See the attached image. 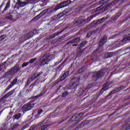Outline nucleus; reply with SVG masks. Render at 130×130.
Masks as SVG:
<instances>
[{"mask_svg": "<svg viewBox=\"0 0 130 130\" xmlns=\"http://www.w3.org/2000/svg\"><path fill=\"white\" fill-rule=\"evenodd\" d=\"M34 107V104L32 102L27 103L26 105L23 106V111H28L30 110L32 108Z\"/></svg>", "mask_w": 130, "mask_h": 130, "instance_id": "obj_1", "label": "nucleus"}, {"mask_svg": "<svg viewBox=\"0 0 130 130\" xmlns=\"http://www.w3.org/2000/svg\"><path fill=\"white\" fill-rule=\"evenodd\" d=\"M48 57H49V55L48 54H47L43 56L41 61V64L42 66L48 64V61H49Z\"/></svg>", "mask_w": 130, "mask_h": 130, "instance_id": "obj_2", "label": "nucleus"}, {"mask_svg": "<svg viewBox=\"0 0 130 130\" xmlns=\"http://www.w3.org/2000/svg\"><path fill=\"white\" fill-rule=\"evenodd\" d=\"M71 4V1L68 0L67 1H66L62 4H60L57 8V10H59V9H61L62 8H64L66 7H68L69 5Z\"/></svg>", "mask_w": 130, "mask_h": 130, "instance_id": "obj_3", "label": "nucleus"}, {"mask_svg": "<svg viewBox=\"0 0 130 130\" xmlns=\"http://www.w3.org/2000/svg\"><path fill=\"white\" fill-rule=\"evenodd\" d=\"M17 81L18 80H17V79H15L14 80H13L11 84H10L9 86L7 87V90H10V89H11V88H12L13 86L16 85V83H17Z\"/></svg>", "mask_w": 130, "mask_h": 130, "instance_id": "obj_4", "label": "nucleus"}, {"mask_svg": "<svg viewBox=\"0 0 130 130\" xmlns=\"http://www.w3.org/2000/svg\"><path fill=\"white\" fill-rule=\"evenodd\" d=\"M17 5H18L19 7L23 8V7H25V3L21 2V1L18 0L17 2Z\"/></svg>", "mask_w": 130, "mask_h": 130, "instance_id": "obj_5", "label": "nucleus"}, {"mask_svg": "<svg viewBox=\"0 0 130 130\" xmlns=\"http://www.w3.org/2000/svg\"><path fill=\"white\" fill-rule=\"evenodd\" d=\"M69 75V72H66L63 76L61 78V80H63L64 79H65V78H67V76Z\"/></svg>", "mask_w": 130, "mask_h": 130, "instance_id": "obj_6", "label": "nucleus"}, {"mask_svg": "<svg viewBox=\"0 0 130 130\" xmlns=\"http://www.w3.org/2000/svg\"><path fill=\"white\" fill-rule=\"evenodd\" d=\"M11 4V1H8L6 4V6L5 8V11H6V10H7V9H8L9 7H10V4Z\"/></svg>", "mask_w": 130, "mask_h": 130, "instance_id": "obj_7", "label": "nucleus"}, {"mask_svg": "<svg viewBox=\"0 0 130 130\" xmlns=\"http://www.w3.org/2000/svg\"><path fill=\"white\" fill-rule=\"evenodd\" d=\"M48 129V125H44L41 127V130H47Z\"/></svg>", "mask_w": 130, "mask_h": 130, "instance_id": "obj_8", "label": "nucleus"}, {"mask_svg": "<svg viewBox=\"0 0 130 130\" xmlns=\"http://www.w3.org/2000/svg\"><path fill=\"white\" fill-rule=\"evenodd\" d=\"M13 93H14V91L12 90L8 92L7 94H6V97H9V96H11V95L13 94Z\"/></svg>", "mask_w": 130, "mask_h": 130, "instance_id": "obj_9", "label": "nucleus"}, {"mask_svg": "<svg viewBox=\"0 0 130 130\" xmlns=\"http://www.w3.org/2000/svg\"><path fill=\"white\" fill-rule=\"evenodd\" d=\"M35 60H36V58H32L29 60V62H28V63H33V62H35Z\"/></svg>", "mask_w": 130, "mask_h": 130, "instance_id": "obj_10", "label": "nucleus"}, {"mask_svg": "<svg viewBox=\"0 0 130 130\" xmlns=\"http://www.w3.org/2000/svg\"><path fill=\"white\" fill-rule=\"evenodd\" d=\"M104 74L102 73L101 72H99L98 73H97L96 77H102Z\"/></svg>", "mask_w": 130, "mask_h": 130, "instance_id": "obj_11", "label": "nucleus"}, {"mask_svg": "<svg viewBox=\"0 0 130 130\" xmlns=\"http://www.w3.org/2000/svg\"><path fill=\"white\" fill-rule=\"evenodd\" d=\"M78 41H80V38H77L74 39L71 43H75V42H78Z\"/></svg>", "mask_w": 130, "mask_h": 130, "instance_id": "obj_12", "label": "nucleus"}, {"mask_svg": "<svg viewBox=\"0 0 130 130\" xmlns=\"http://www.w3.org/2000/svg\"><path fill=\"white\" fill-rule=\"evenodd\" d=\"M28 64H29V62H27L26 63H23L22 64L21 67H22V68H25V67H27Z\"/></svg>", "mask_w": 130, "mask_h": 130, "instance_id": "obj_13", "label": "nucleus"}, {"mask_svg": "<svg viewBox=\"0 0 130 130\" xmlns=\"http://www.w3.org/2000/svg\"><path fill=\"white\" fill-rule=\"evenodd\" d=\"M20 69H21V68H20L18 66H16V67H14V70L16 72L20 71Z\"/></svg>", "mask_w": 130, "mask_h": 130, "instance_id": "obj_14", "label": "nucleus"}, {"mask_svg": "<svg viewBox=\"0 0 130 130\" xmlns=\"http://www.w3.org/2000/svg\"><path fill=\"white\" fill-rule=\"evenodd\" d=\"M20 117H21V116L20 115H16L14 116L15 119H19L20 118Z\"/></svg>", "mask_w": 130, "mask_h": 130, "instance_id": "obj_15", "label": "nucleus"}, {"mask_svg": "<svg viewBox=\"0 0 130 130\" xmlns=\"http://www.w3.org/2000/svg\"><path fill=\"white\" fill-rule=\"evenodd\" d=\"M6 36H2L1 37H0V41H3V40H4V39H5Z\"/></svg>", "mask_w": 130, "mask_h": 130, "instance_id": "obj_16", "label": "nucleus"}, {"mask_svg": "<svg viewBox=\"0 0 130 130\" xmlns=\"http://www.w3.org/2000/svg\"><path fill=\"white\" fill-rule=\"evenodd\" d=\"M101 21H102V19H99L98 21H95L94 24H100Z\"/></svg>", "mask_w": 130, "mask_h": 130, "instance_id": "obj_17", "label": "nucleus"}, {"mask_svg": "<svg viewBox=\"0 0 130 130\" xmlns=\"http://www.w3.org/2000/svg\"><path fill=\"white\" fill-rule=\"evenodd\" d=\"M68 94L69 93H68V92H64L62 94V97H66V96H68Z\"/></svg>", "mask_w": 130, "mask_h": 130, "instance_id": "obj_18", "label": "nucleus"}, {"mask_svg": "<svg viewBox=\"0 0 130 130\" xmlns=\"http://www.w3.org/2000/svg\"><path fill=\"white\" fill-rule=\"evenodd\" d=\"M43 112V111L42 110H40V111L38 112V115H40V114H41Z\"/></svg>", "mask_w": 130, "mask_h": 130, "instance_id": "obj_19", "label": "nucleus"}, {"mask_svg": "<svg viewBox=\"0 0 130 130\" xmlns=\"http://www.w3.org/2000/svg\"><path fill=\"white\" fill-rule=\"evenodd\" d=\"M126 40H130V37H128L127 39H124L123 41H126Z\"/></svg>", "mask_w": 130, "mask_h": 130, "instance_id": "obj_20", "label": "nucleus"}, {"mask_svg": "<svg viewBox=\"0 0 130 130\" xmlns=\"http://www.w3.org/2000/svg\"><path fill=\"white\" fill-rule=\"evenodd\" d=\"M104 90H105V87H104L103 89L101 91V93H103L104 92Z\"/></svg>", "mask_w": 130, "mask_h": 130, "instance_id": "obj_21", "label": "nucleus"}, {"mask_svg": "<svg viewBox=\"0 0 130 130\" xmlns=\"http://www.w3.org/2000/svg\"><path fill=\"white\" fill-rule=\"evenodd\" d=\"M19 126V124H17L14 125V128H16V127H18Z\"/></svg>", "mask_w": 130, "mask_h": 130, "instance_id": "obj_22", "label": "nucleus"}, {"mask_svg": "<svg viewBox=\"0 0 130 130\" xmlns=\"http://www.w3.org/2000/svg\"><path fill=\"white\" fill-rule=\"evenodd\" d=\"M26 128H27V127H26V126L23 127L21 129V130H24Z\"/></svg>", "mask_w": 130, "mask_h": 130, "instance_id": "obj_23", "label": "nucleus"}, {"mask_svg": "<svg viewBox=\"0 0 130 130\" xmlns=\"http://www.w3.org/2000/svg\"><path fill=\"white\" fill-rule=\"evenodd\" d=\"M83 72V69H80L79 73H82Z\"/></svg>", "mask_w": 130, "mask_h": 130, "instance_id": "obj_24", "label": "nucleus"}, {"mask_svg": "<svg viewBox=\"0 0 130 130\" xmlns=\"http://www.w3.org/2000/svg\"><path fill=\"white\" fill-rule=\"evenodd\" d=\"M42 93L40 94L39 95H38L37 97H40V96H42Z\"/></svg>", "mask_w": 130, "mask_h": 130, "instance_id": "obj_25", "label": "nucleus"}, {"mask_svg": "<svg viewBox=\"0 0 130 130\" xmlns=\"http://www.w3.org/2000/svg\"><path fill=\"white\" fill-rule=\"evenodd\" d=\"M76 118H77V116H74L73 117V118L76 119Z\"/></svg>", "mask_w": 130, "mask_h": 130, "instance_id": "obj_26", "label": "nucleus"}, {"mask_svg": "<svg viewBox=\"0 0 130 130\" xmlns=\"http://www.w3.org/2000/svg\"><path fill=\"white\" fill-rule=\"evenodd\" d=\"M36 78H37V77H35L34 78H32V80H35V79H36Z\"/></svg>", "mask_w": 130, "mask_h": 130, "instance_id": "obj_27", "label": "nucleus"}, {"mask_svg": "<svg viewBox=\"0 0 130 130\" xmlns=\"http://www.w3.org/2000/svg\"><path fill=\"white\" fill-rule=\"evenodd\" d=\"M40 15H41V13H40V14H39L37 17H40Z\"/></svg>", "mask_w": 130, "mask_h": 130, "instance_id": "obj_28", "label": "nucleus"}, {"mask_svg": "<svg viewBox=\"0 0 130 130\" xmlns=\"http://www.w3.org/2000/svg\"><path fill=\"white\" fill-rule=\"evenodd\" d=\"M2 71V67H0V71Z\"/></svg>", "mask_w": 130, "mask_h": 130, "instance_id": "obj_29", "label": "nucleus"}, {"mask_svg": "<svg viewBox=\"0 0 130 130\" xmlns=\"http://www.w3.org/2000/svg\"><path fill=\"white\" fill-rule=\"evenodd\" d=\"M73 46H76V45H73Z\"/></svg>", "mask_w": 130, "mask_h": 130, "instance_id": "obj_30", "label": "nucleus"}, {"mask_svg": "<svg viewBox=\"0 0 130 130\" xmlns=\"http://www.w3.org/2000/svg\"><path fill=\"white\" fill-rule=\"evenodd\" d=\"M5 62H4L3 64H5Z\"/></svg>", "mask_w": 130, "mask_h": 130, "instance_id": "obj_31", "label": "nucleus"}, {"mask_svg": "<svg viewBox=\"0 0 130 130\" xmlns=\"http://www.w3.org/2000/svg\"><path fill=\"white\" fill-rule=\"evenodd\" d=\"M0 130H3V129H0Z\"/></svg>", "mask_w": 130, "mask_h": 130, "instance_id": "obj_32", "label": "nucleus"}]
</instances>
